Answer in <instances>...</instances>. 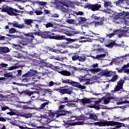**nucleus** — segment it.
Listing matches in <instances>:
<instances>
[{
  "mask_svg": "<svg viewBox=\"0 0 129 129\" xmlns=\"http://www.w3.org/2000/svg\"><path fill=\"white\" fill-rule=\"evenodd\" d=\"M110 100H112V102H113V103H116L118 105H119V104H122L123 103H125V101H122L119 98L112 97V96H111V94H108L107 97L105 98H102L101 100L98 101L97 102L98 103L107 104V103H109V101H110Z\"/></svg>",
  "mask_w": 129,
  "mask_h": 129,
  "instance_id": "f257e3e1",
  "label": "nucleus"
},
{
  "mask_svg": "<svg viewBox=\"0 0 129 129\" xmlns=\"http://www.w3.org/2000/svg\"><path fill=\"white\" fill-rule=\"evenodd\" d=\"M65 107V105H61L58 107V109L55 111L51 112L50 113V116L52 118H58L59 116H62V115H65L67 113H68V111L63 110V108Z\"/></svg>",
  "mask_w": 129,
  "mask_h": 129,
  "instance_id": "f03ea898",
  "label": "nucleus"
},
{
  "mask_svg": "<svg viewBox=\"0 0 129 129\" xmlns=\"http://www.w3.org/2000/svg\"><path fill=\"white\" fill-rule=\"evenodd\" d=\"M57 9L60 10L63 13H65L67 15H69L71 12H72V9L71 7H68L66 4L62 3V2H58L56 6Z\"/></svg>",
  "mask_w": 129,
  "mask_h": 129,
  "instance_id": "7ed1b4c3",
  "label": "nucleus"
},
{
  "mask_svg": "<svg viewBox=\"0 0 129 129\" xmlns=\"http://www.w3.org/2000/svg\"><path fill=\"white\" fill-rule=\"evenodd\" d=\"M50 39H53L54 40H65V41H67L68 42H72L73 43L74 42H77L78 41V39H71V38H67L64 35H54V36H50L49 37Z\"/></svg>",
  "mask_w": 129,
  "mask_h": 129,
  "instance_id": "20e7f679",
  "label": "nucleus"
},
{
  "mask_svg": "<svg viewBox=\"0 0 129 129\" xmlns=\"http://www.w3.org/2000/svg\"><path fill=\"white\" fill-rule=\"evenodd\" d=\"M40 117L41 119L40 120H37V121H39L42 124H47V123H49L53 120V119H56V118H53L52 117L50 116V113L49 116L47 117H44V115H41Z\"/></svg>",
  "mask_w": 129,
  "mask_h": 129,
  "instance_id": "39448f33",
  "label": "nucleus"
},
{
  "mask_svg": "<svg viewBox=\"0 0 129 129\" xmlns=\"http://www.w3.org/2000/svg\"><path fill=\"white\" fill-rule=\"evenodd\" d=\"M129 32H127L125 33V36L123 35V33L120 31H118L117 30L114 31V33H111L110 34H106V37L108 38V39H110L113 36H118L119 38H121V37H128Z\"/></svg>",
  "mask_w": 129,
  "mask_h": 129,
  "instance_id": "423d86ee",
  "label": "nucleus"
},
{
  "mask_svg": "<svg viewBox=\"0 0 129 129\" xmlns=\"http://www.w3.org/2000/svg\"><path fill=\"white\" fill-rule=\"evenodd\" d=\"M56 91H58V92H60L61 94H71L72 93H73V89L72 87H70L68 88H62L60 89H55Z\"/></svg>",
  "mask_w": 129,
  "mask_h": 129,
  "instance_id": "0eeeda50",
  "label": "nucleus"
},
{
  "mask_svg": "<svg viewBox=\"0 0 129 129\" xmlns=\"http://www.w3.org/2000/svg\"><path fill=\"white\" fill-rule=\"evenodd\" d=\"M23 35L26 37H28L31 38L29 40V44H31V45H29V46H31L33 47H35L36 43H33V40L35 39V36H34V35H35V32H29L28 33H23Z\"/></svg>",
  "mask_w": 129,
  "mask_h": 129,
  "instance_id": "6e6552de",
  "label": "nucleus"
},
{
  "mask_svg": "<svg viewBox=\"0 0 129 129\" xmlns=\"http://www.w3.org/2000/svg\"><path fill=\"white\" fill-rule=\"evenodd\" d=\"M123 83H124V80L120 79L117 82V85L115 87L114 90L111 91V92L119 91L120 89H122V87H123Z\"/></svg>",
  "mask_w": 129,
  "mask_h": 129,
  "instance_id": "1a4fd4ad",
  "label": "nucleus"
},
{
  "mask_svg": "<svg viewBox=\"0 0 129 129\" xmlns=\"http://www.w3.org/2000/svg\"><path fill=\"white\" fill-rule=\"evenodd\" d=\"M85 9H88V10H91L93 12L95 11H98L100 8H101V5L100 4H95V5H87L85 7Z\"/></svg>",
  "mask_w": 129,
  "mask_h": 129,
  "instance_id": "9d476101",
  "label": "nucleus"
},
{
  "mask_svg": "<svg viewBox=\"0 0 129 129\" xmlns=\"http://www.w3.org/2000/svg\"><path fill=\"white\" fill-rule=\"evenodd\" d=\"M90 35H86V37H91L92 38H97V40H99L101 43L104 42V38L99 37V34L93 33L92 31H90Z\"/></svg>",
  "mask_w": 129,
  "mask_h": 129,
  "instance_id": "9b49d317",
  "label": "nucleus"
},
{
  "mask_svg": "<svg viewBox=\"0 0 129 129\" xmlns=\"http://www.w3.org/2000/svg\"><path fill=\"white\" fill-rule=\"evenodd\" d=\"M121 43L122 44H116L115 42H111L109 44L106 45V47H108V48H112L113 46H114L115 47H122V48H124V47H127V46L124 45L123 41H122Z\"/></svg>",
  "mask_w": 129,
  "mask_h": 129,
  "instance_id": "f8f14e48",
  "label": "nucleus"
},
{
  "mask_svg": "<svg viewBox=\"0 0 129 129\" xmlns=\"http://www.w3.org/2000/svg\"><path fill=\"white\" fill-rule=\"evenodd\" d=\"M34 35L35 36H39V37H41V38L46 39L48 36V32H42L40 30L35 32H34Z\"/></svg>",
  "mask_w": 129,
  "mask_h": 129,
  "instance_id": "ddd939ff",
  "label": "nucleus"
},
{
  "mask_svg": "<svg viewBox=\"0 0 129 129\" xmlns=\"http://www.w3.org/2000/svg\"><path fill=\"white\" fill-rule=\"evenodd\" d=\"M91 67L94 68L90 70V72L93 73V74H95L97 72H99V71H100V69L97 68V67H98V63L93 64Z\"/></svg>",
  "mask_w": 129,
  "mask_h": 129,
  "instance_id": "4468645a",
  "label": "nucleus"
},
{
  "mask_svg": "<svg viewBox=\"0 0 129 129\" xmlns=\"http://www.w3.org/2000/svg\"><path fill=\"white\" fill-rule=\"evenodd\" d=\"M93 51H96L97 53H103L104 49L100 48L99 45H93Z\"/></svg>",
  "mask_w": 129,
  "mask_h": 129,
  "instance_id": "2eb2a0df",
  "label": "nucleus"
},
{
  "mask_svg": "<svg viewBox=\"0 0 129 129\" xmlns=\"http://www.w3.org/2000/svg\"><path fill=\"white\" fill-rule=\"evenodd\" d=\"M28 94L29 96L33 95L31 97V99L32 100H35V98H37V96H39V95H40V92H28Z\"/></svg>",
  "mask_w": 129,
  "mask_h": 129,
  "instance_id": "dca6fc26",
  "label": "nucleus"
},
{
  "mask_svg": "<svg viewBox=\"0 0 129 129\" xmlns=\"http://www.w3.org/2000/svg\"><path fill=\"white\" fill-rule=\"evenodd\" d=\"M85 119H93V120H97V116L95 114L90 113L87 115Z\"/></svg>",
  "mask_w": 129,
  "mask_h": 129,
  "instance_id": "f3484780",
  "label": "nucleus"
},
{
  "mask_svg": "<svg viewBox=\"0 0 129 129\" xmlns=\"http://www.w3.org/2000/svg\"><path fill=\"white\" fill-rule=\"evenodd\" d=\"M112 17H114L115 20H118V19H124V17H125V14H123L121 13H119L118 14H114V15H112Z\"/></svg>",
  "mask_w": 129,
  "mask_h": 129,
  "instance_id": "a211bd4d",
  "label": "nucleus"
},
{
  "mask_svg": "<svg viewBox=\"0 0 129 129\" xmlns=\"http://www.w3.org/2000/svg\"><path fill=\"white\" fill-rule=\"evenodd\" d=\"M44 9L42 7H39L38 8H37L36 9L34 10L33 9V11L35 14H36V16H40L41 15H43V13L42 10Z\"/></svg>",
  "mask_w": 129,
  "mask_h": 129,
  "instance_id": "6ab92c4d",
  "label": "nucleus"
},
{
  "mask_svg": "<svg viewBox=\"0 0 129 129\" xmlns=\"http://www.w3.org/2000/svg\"><path fill=\"white\" fill-rule=\"evenodd\" d=\"M90 79V75L87 74L84 77H80L79 78V80L80 82H85Z\"/></svg>",
  "mask_w": 129,
  "mask_h": 129,
  "instance_id": "aec40b11",
  "label": "nucleus"
},
{
  "mask_svg": "<svg viewBox=\"0 0 129 129\" xmlns=\"http://www.w3.org/2000/svg\"><path fill=\"white\" fill-rule=\"evenodd\" d=\"M71 85L74 87H77L78 88H81V89H85L86 87L84 86H82L79 84V83L72 82Z\"/></svg>",
  "mask_w": 129,
  "mask_h": 129,
  "instance_id": "412c9836",
  "label": "nucleus"
},
{
  "mask_svg": "<svg viewBox=\"0 0 129 129\" xmlns=\"http://www.w3.org/2000/svg\"><path fill=\"white\" fill-rule=\"evenodd\" d=\"M13 27L18 28V29H25V25L24 24H20L17 21L13 22Z\"/></svg>",
  "mask_w": 129,
  "mask_h": 129,
  "instance_id": "4be33fe9",
  "label": "nucleus"
},
{
  "mask_svg": "<svg viewBox=\"0 0 129 129\" xmlns=\"http://www.w3.org/2000/svg\"><path fill=\"white\" fill-rule=\"evenodd\" d=\"M37 73V71L34 70H30V72H28L25 74V76L26 77H31V76H34L35 74Z\"/></svg>",
  "mask_w": 129,
  "mask_h": 129,
  "instance_id": "5701e85b",
  "label": "nucleus"
},
{
  "mask_svg": "<svg viewBox=\"0 0 129 129\" xmlns=\"http://www.w3.org/2000/svg\"><path fill=\"white\" fill-rule=\"evenodd\" d=\"M51 52H54L56 54H67L68 53V50H65L63 51L59 50V49H50Z\"/></svg>",
  "mask_w": 129,
  "mask_h": 129,
  "instance_id": "b1692460",
  "label": "nucleus"
},
{
  "mask_svg": "<svg viewBox=\"0 0 129 129\" xmlns=\"http://www.w3.org/2000/svg\"><path fill=\"white\" fill-rule=\"evenodd\" d=\"M92 101H91V99L84 98L80 100V102H81L82 104H83V105H85V104H87V103H90Z\"/></svg>",
  "mask_w": 129,
  "mask_h": 129,
  "instance_id": "393cba45",
  "label": "nucleus"
},
{
  "mask_svg": "<svg viewBox=\"0 0 129 129\" xmlns=\"http://www.w3.org/2000/svg\"><path fill=\"white\" fill-rule=\"evenodd\" d=\"M7 14L10 15V16H19V14H17L14 12V9L9 7L8 11H7Z\"/></svg>",
  "mask_w": 129,
  "mask_h": 129,
  "instance_id": "a878e982",
  "label": "nucleus"
},
{
  "mask_svg": "<svg viewBox=\"0 0 129 129\" xmlns=\"http://www.w3.org/2000/svg\"><path fill=\"white\" fill-rule=\"evenodd\" d=\"M58 72L61 75H63V76H70V75H71V73L68 71H58Z\"/></svg>",
  "mask_w": 129,
  "mask_h": 129,
  "instance_id": "bb28decb",
  "label": "nucleus"
},
{
  "mask_svg": "<svg viewBox=\"0 0 129 129\" xmlns=\"http://www.w3.org/2000/svg\"><path fill=\"white\" fill-rule=\"evenodd\" d=\"M101 73L102 76H106L107 77L112 76V74H113V72H102Z\"/></svg>",
  "mask_w": 129,
  "mask_h": 129,
  "instance_id": "cd10ccee",
  "label": "nucleus"
},
{
  "mask_svg": "<svg viewBox=\"0 0 129 129\" xmlns=\"http://www.w3.org/2000/svg\"><path fill=\"white\" fill-rule=\"evenodd\" d=\"M77 34H78V32L76 31H68L65 33V34L67 35V36H68V37H73V36H75Z\"/></svg>",
  "mask_w": 129,
  "mask_h": 129,
  "instance_id": "c85d7f7f",
  "label": "nucleus"
},
{
  "mask_svg": "<svg viewBox=\"0 0 129 129\" xmlns=\"http://www.w3.org/2000/svg\"><path fill=\"white\" fill-rule=\"evenodd\" d=\"M107 55V52H105L104 54H97V60H103V58Z\"/></svg>",
  "mask_w": 129,
  "mask_h": 129,
  "instance_id": "c756f323",
  "label": "nucleus"
},
{
  "mask_svg": "<svg viewBox=\"0 0 129 129\" xmlns=\"http://www.w3.org/2000/svg\"><path fill=\"white\" fill-rule=\"evenodd\" d=\"M103 12H104L106 14H110L111 15H112V16L113 15H114V14H116V12L113 11L111 10V9L108 8H107V10H104Z\"/></svg>",
  "mask_w": 129,
  "mask_h": 129,
  "instance_id": "7c9ffc66",
  "label": "nucleus"
},
{
  "mask_svg": "<svg viewBox=\"0 0 129 129\" xmlns=\"http://www.w3.org/2000/svg\"><path fill=\"white\" fill-rule=\"evenodd\" d=\"M103 25V20L100 19L98 22H95V27H98V26H101Z\"/></svg>",
  "mask_w": 129,
  "mask_h": 129,
  "instance_id": "2f4dec72",
  "label": "nucleus"
},
{
  "mask_svg": "<svg viewBox=\"0 0 129 129\" xmlns=\"http://www.w3.org/2000/svg\"><path fill=\"white\" fill-rule=\"evenodd\" d=\"M20 115L23 117H25V118H30V117H32V113H29L21 114Z\"/></svg>",
  "mask_w": 129,
  "mask_h": 129,
  "instance_id": "473e14b6",
  "label": "nucleus"
},
{
  "mask_svg": "<svg viewBox=\"0 0 129 129\" xmlns=\"http://www.w3.org/2000/svg\"><path fill=\"white\" fill-rule=\"evenodd\" d=\"M43 100V101H46V102L41 105V106L40 107V109H44V108L45 107V106H46V105H48V104H49V101L46 100Z\"/></svg>",
  "mask_w": 129,
  "mask_h": 129,
  "instance_id": "72a5a7b5",
  "label": "nucleus"
},
{
  "mask_svg": "<svg viewBox=\"0 0 129 129\" xmlns=\"http://www.w3.org/2000/svg\"><path fill=\"white\" fill-rule=\"evenodd\" d=\"M79 55L77 53H74L72 57V59L73 61H77L79 59Z\"/></svg>",
  "mask_w": 129,
  "mask_h": 129,
  "instance_id": "f704fd0d",
  "label": "nucleus"
},
{
  "mask_svg": "<svg viewBox=\"0 0 129 129\" xmlns=\"http://www.w3.org/2000/svg\"><path fill=\"white\" fill-rule=\"evenodd\" d=\"M1 9V11L5 12V13H8V11H9V9H10V7L7 6H4L3 8H0Z\"/></svg>",
  "mask_w": 129,
  "mask_h": 129,
  "instance_id": "c9c22d12",
  "label": "nucleus"
},
{
  "mask_svg": "<svg viewBox=\"0 0 129 129\" xmlns=\"http://www.w3.org/2000/svg\"><path fill=\"white\" fill-rule=\"evenodd\" d=\"M79 61L80 62H85L86 61V56L83 55V56H79Z\"/></svg>",
  "mask_w": 129,
  "mask_h": 129,
  "instance_id": "e433bc0d",
  "label": "nucleus"
},
{
  "mask_svg": "<svg viewBox=\"0 0 129 129\" xmlns=\"http://www.w3.org/2000/svg\"><path fill=\"white\" fill-rule=\"evenodd\" d=\"M104 8H107V7H112L111 2L108 1H104Z\"/></svg>",
  "mask_w": 129,
  "mask_h": 129,
  "instance_id": "4c0bfd02",
  "label": "nucleus"
},
{
  "mask_svg": "<svg viewBox=\"0 0 129 129\" xmlns=\"http://www.w3.org/2000/svg\"><path fill=\"white\" fill-rule=\"evenodd\" d=\"M127 68H128L126 67V66L125 64H124L122 67V70L124 73H129V69H127Z\"/></svg>",
  "mask_w": 129,
  "mask_h": 129,
  "instance_id": "58836bf2",
  "label": "nucleus"
},
{
  "mask_svg": "<svg viewBox=\"0 0 129 129\" xmlns=\"http://www.w3.org/2000/svg\"><path fill=\"white\" fill-rule=\"evenodd\" d=\"M47 67H49V68H51V69H59V67H56L52 65V64H50V63H47Z\"/></svg>",
  "mask_w": 129,
  "mask_h": 129,
  "instance_id": "ea45409f",
  "label": "nucleus"
},
{
  "mask_svg": "<svg viewBox=\"0 0 129 129\" xmlns=\"http://www.w3.org/2000/svg\"><path fill=\"white\" fill-rule=\"evenodd\" d=\"M24 22L26 25H31L33 23V20L32 19H25Z\"/></svg>",
  "mask_w": 129,
  "mask_h": 129,
  "instance_id": "a19ab883",
  "label": "nucleus"
},
{
  "mask_svg": "<svg viewBox=\"0 0 129 129\" xmlns=\"http://www.w3.org/2000/svg\"><path fill=\"white\" fill-rule=\"evenodd\" d=\"M18 68H19L18 66H14L8 68L7 70H9V71H12V70H15V69H18Z\"/></svg>",
  "mask_w": 129,
  "mask_h": 129,
  "instance_id": "79ce46f5",
  "label": "nucleus"
},
{
  "mask_svg": "<svg viewBox=\"0 0 129 129\" xmlns=\"http://www.w3.org/2000/svg\"><path fill=\"white\" fill-rule=\"evenodd\" d=\"M68 48H70V49H77V48H78V45L73 44L71 45H68Z\"/></svg>",
  "mask_w": 129,
  "mask_h": 129,
  "instance_id": "37998d69",
  "label": "nucleus"
},
{
  "mask_svg": "<svg viewBox=\"0 0 129 129\" xmlns=\"http://www.w3.org/2000/svg\"><path fill=\"white\" fill-rule=\"evenodd\" d=\"M6 36L10 37L12 39H14V38H21L20 36H17L16 35H12V34H6Z\"/></svg>",
  "mask_w": 129,
  "mask_h": 129,
  "instance_id": "c03bdc74",
  "label": "nucleus"
},
{
  "mask_svg": "<svg viewBox=\"0 0 129 129\" xmlns=\"http://www.w3.org/2000/svg\"><path fill=\"white\" fill-rule=\"evenodd\" d=\"M9 34H15V33H18V32H17V30H16V29L11 28V29H9Z\"/></svg>",
  "mask_w": 129,
  "mask_h": 129,
  "instance_id": "a18cd8bd",
  "label": "nucleus"
},
{
  "mask_svg": "<svg viewBox=\"0 0 129 129\" xmlns=\"http://www.w3.org/2000/svg\"><path fill=\"white\" fill-rule=\"evenodd\" d=\"M10 52V50L8 47H2V53H8Z\"/></svg>",
  "mask_w": 129,
  "mask_h": 129,
  "instance_id": "49530a36",
  "label": "nucleus"
},
{
  "mask_svg": "<svg viewBox=\"0 0 129 129\" xmlns=\"http://www.w3.org/2000/svg\"><path fill=\"white\" fill-rule=\"evenodd\" d=\"M13 46L15 47V48L17 49V50H21L22 49V46L19 44H13Z\"/></svg>",
  "mask_w": 129,
  "mask_h": 129,
  "instance_id": "de8ad7c7",
  "label": "nucleus"
},
{
  "mask_svg": "<svg viewBox=\"0 0 129 129\" xmlns=\"http://www.w3.org/2000/svg\"><path fill=\"white\" fill-rule=\"evenodd\" d=\"M68 106H71L72 107H76V106H77V102L71 103L70 104H68Z\"/></svg>",
  "mask_w": 129,
  "mask_h": 129,
  "instance_id": "09e8293b",
  "label": "nucleus"
},
{
  "mask_svg": "<svg viewBox=\"0 0 129 129\" xmlns=\"http://www.w3.org/2000/svg\"><path fill=\"white\" fill-rule=\"evenodd\" d=\"M117 78H118V76L117 75L114 76L111 79L112 82H115V81L117 80Z\"/></svg>",
  "mask_w": 129,
  "mask_h": 129,
  "instance_id": "8fccbe9b",
  "label": "nucleus"
},
{
  "mask_svg": "<svg viewBox=\"0 0 129 129\" xmlns=\"http://www.w3.org/2000/svg\"><path fill=\"white\" fill-rule=\"evenodd\" d=\"M78 21H81V22H86L87 19L84 17H80L78 18Z\"/></svg>",
  "mask_w": 129,
  "mask_h": 129,
  "instance_id": "3c124183",
  "label": "nucleus"
},
{
  "mask_svg": "<svg viewBox=\"0 0 129 129\" xmlns=\"http://www.w3.org/2000/svg\"><path fill=\"white\" fill-rule=\"evenodd\" d=\"M5 77H12L13 74L12 73H7L4 74Z\"/></svg>",
  "mask_w": 129,
  "mask_h": 129,
  "instance_id": "603ef678",
  "label": "nucleus"
},
{
  "mask_svg": "<svg viewBox=\"0 0 129 129\" xmlns=\"http://www.w3.org/2000/svg\"><path fill=\"white\" fill-rule=\"evenodd\" d=\"M23 108V109H34V108L31 107L27 105H24Z\"/></svg>",
  "mask_w": 129,
  "mask_h": 129,
  "instance_id": "864d4df0",
  "label": "nucleus"
},
{
  "mask_svg": "<svg viewBox=\"0 0 129 129\" xmlns=\"http://www.w3.org/2000/svg\"><path fill=\"white\" fill-rule=\"evenodd\" d=\"M53 26L54 25H53V24L51 23H48L46 25L45 27L46 28H51L52 27H53Z\"/></svg>",
  "mask_w": 129,
  "mask_h": 129,
  "instance_id": "5fc2aeb1",
  "label": "nucleus"
},
{
  "mask_svg": "<svg viewBox=\"0 0 129 129\" xmlns=\"http://www.w3.org/2000/svg\"><path fill=\"white\" fill-rule=\"evenodd\" d=\"M45 91L46 93H48L49 94H52V90L50 89H46L45 90Z\"/></svg>",
  "mask_w": 129,
  "mask_h": 129,
  "instance_id": "6e6d98bb",
  "label": "nucleus"
},
{
  "mask_svg": "<svg viewBox=\"0 0 129 129\" xmlns=\"http://www.w3.org/2000/svg\"><path fill=\"white\" fill-rule=\"evenodd\" d=\"M38 5H39V6H45L46 5V4H47L46 2H38Z\"/></svg>",
  "mask_w": 129,
  "mask_h": 129,
  "instance_id": "4d7b16f0",
  "label": "nucleus"
},
{
  "mask_svg": "<svg viewBox=\"0 0 129 129\" xmlns=\"http://www.w3.org/2000/svg\"><path fill=\"white\" fill-rule=\"evenodd\" d=\"M61 48L66 49V48H68V45L66 44V43H62L61 44Z\"/></svg>",
  "mask_w": 129,
  "mask_h": 129,
  "instance_id": "13d9d810",
  "label": "nucleus"
},
{
  "mask_svg": "<svg viewBox=\"0 0 129 129\" xmlns=\"http://www.w3.org/2000/svg\"><path fill=\"white\" fill-rule=\"evenodd\" d=\"M80 43H86V42H91V39H86L85 40H81L79 41Z\"/></svg>",
  "mask_w": 129,
  "mask_h": 129,
  "instance_id": "bf43d9fd",
  "label": "nucleus"
},
{
  "mask_svg": "<svg viewBox=\"0 0 129 129\" xmlns=\"http://www.w3.org/2000/svg\"><path fill=\"white\" fill-rule=\"evenodd\" d=\"M52 58H53V59H55V60H58V61H62V60H63V58H62V57H54V56H53Z\"/></svg>",
  "mask_w": 129,
  "mask_h": 129,
  "instance_id": "052dcab7",
  "label": "nucleus"
},
{
  "mask_svg": "<svg viewBox=\"0 0 129 129\" xmlns=\"http://www.w3.org/2000/svg\"><path fill=\"white\" fill-rule=\"evenodd\" d=\"M69 121H74V120H76V117H71L69 118Z\"/></svg>",
  "mask_w": 129,
  "mask_h": 129,
  "instance_id": "680f3d73",
  "label": "nucleus"
},
{
  "mask_svg": "<svg viewBox=\"0 0 129 129\" xmlns=\"http://www.w3.org/2000/svg\"><path fill=\"white\" fill-rule=\"evenodd\" d=\"M16 55H16L15 57H16L17 58H19V59H20V58H22V54L17 52Z\"/></svg>",
  "mask_w": 129,
  "mask_h": 129,
  "instance_id": "e2e57ef3",
  "label": "nucleus"
},
{
  "mask_svg": "<svg viewBox=\"0 0 129 129\" xmlns=\"http://www.w3.org/2000/svg\"><path fill=\"white\" fill-rule=\"evenodd\" d=\"M67 22L69 24H73L74 23V20L73 19H68Z\"/></svg>",
  "mask_w": 129,
  "mask_h": 129,
  "instance_id": "0e129e2a",
  "label": "nucleus"
},
{
  "mask_svg": "<svg viewBox=\"0 0 129 129\" xmlns=\"http://www.w3.org/2000/svg\"><path fill=\"white\" fill-rule=\"evenodd\" d=\"M0 66L1 67L5 68V67H8V64L2 63L1 64H0Z\"/></svg>",
  "mask_w": 129,
  "mask_h": 129,
  "instance_id": "69168bd1",
  "label": "nucleus"
},
{
  "mask_svg": "<svg viewBox=\"0 0 129 129\" xmlns=\"http://www.w3.org/2000/svg\"><path fill=\"white\" fill-rule=\"evenodd\" d=\"M125 57H129V53L125 54L122 56H121L119 57L120 59H121V58H125Z\"/></svg>",
  "mask_w": 129,
  "mask_h": 129,
  "instance_id": "338daca9",
  "label": "nucleus"
},
{
  "mask_svg": "<svg viewBox=\"0 0 129 129\" xmlns=\"http://www.w3.org/2000/svg\"><path fill=\"white\" fill-rule=\"evenodd\" d=\"M28 82H29V79H28V78H25V79H22V82H24V83H26Z\"/></svg>",
  "mask_w": 129,
  "mask_h": 129,
  "instance_id": "774afa93",
  "label": "nucleus"
}]
</instances>
